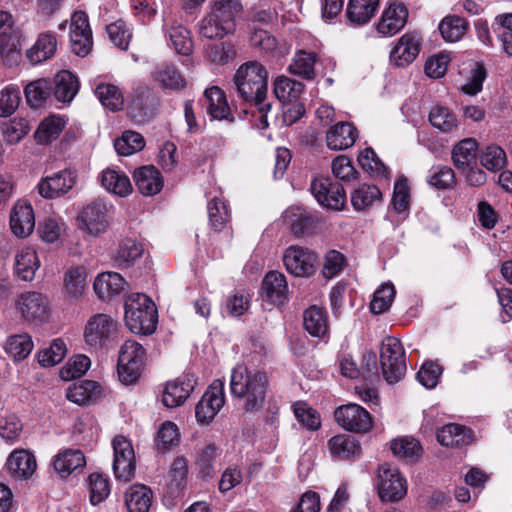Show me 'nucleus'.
I'll return each instance as SVG.
<instances>
[{
    "label": "nucleus",
    "mask_w": 512,
    "mask_h": 512,
    "mask_svg": "<svg viewBox=\"0 0 512 512\" xmlns=\"http://www.w3.org/2000/svg\"><path fill=\"white\" fill-rule=\"evenodd\" d=\"M230 391L243 414L255 415L265 406L269 378L263 370L237 365L231 373Z\"/></svg>",
    "instance_id": "1"
},
{
    "label": "nucleus",
    "mask_w": 512,
    "mask_h": 512,
    "mask_svg": "<svg viewBox=\"0 0 512 512\" xmlns=\"http://www.w3.org/2000/svg\"><path fill=\"white\" fill-rule=\"evenodd\" d=\"M266 68L257 61L242 64L234 75L238 96L246 103H260L267 98Z\"/></svg>",
    "instance_id": "2"
},
{
    "label": "nucleus",
    "mask_w": 512,
    "mask_h": 512,
    "mask_svg": "<svg viewBox=\"0 0 512 512\" xmlns=\"http://www.w3.org/2000/svg\"><path fill=\"white\" fill-rule=\"evenodd\" d=\"M125 323L135 334H152L157 325V309L153 301L143 293L131 294L125 301Z\"/></svg>",
    "instance_id": "3"
},
{
    "label": "nucleus",
    "mask_w": 512,
    "mask_h": 512,
    "mask_svg": "<svg viewBox=\"0 0 512 512\" xmlns=\"http://www.w3.org/2000/svg\"><path fill=\"white\" fill-rule=\"evenodd\" d=\"M146 361L144 347L135 340L125 341L118 354L117 372L122 383L133 384L140 378Z\"/></svg>",
    "instance_id": "4"
},
{
    "label": "nucleus",
    "mask_w": 512,
    "mask_h": 512,
    "mask_svg": "<svg viewBox=\"0 0 512 512\" xmlns=\"http://www.w3.org/2000/svg\"><path fill=\"white\" fill-rule=\"evenodd\" d=\"M380 364L384 379L389 384L399 382L406 374L405 351L399 339L386 337L380 348Z\"/></svg>",
    "instance_id": "5"
},
{
    "label": "nucleus",
    "mask_w": 512,
    "mask_h": 512,
    "mask_svg": "<svg viewBox=\"0 0 512 512\" xmlns=\"http://www.w3.org/2000/svg\"><path fill=\"white\" fill-rule=\"evenodd\" d=\"M377 478L378 494L382 501L398 502L407 494L406 479L391 464L379 465Z\"/></svg>",
    "instance_id": "6"
},
{
    "label": "nucleus",
    "mask_w": 512,
    "mask_h": 512,
    "mask_svg": "<svg viewBox=\"0 0 512 512\" xmlns=\"http://www.w3.org/2000/svg\"><path fill=\"white\" fill-rule=\"evenodd\" d=\"M111 206L103 200L86 205L77 217L79 228L92 236L105 233L110 225Z\"/></svg>",
    "instance_id": "7"
},
{
    "label": "nucleus",
    "mask_w": 512,
    "mask_h": 512,
    "mask_svg": "<svg viewBox=\"0 0 512 512\" xmlns=\"http://www.w3.org/2000/svg\"><path fill=\"white\" fill-rule=\"evenodd\" d=\"M286 270L296 277H310L318 267V255L305 247L292 245L283 253Z\"/></svg>",
    "instance_id": "8"
},
{
    "label": "nucleus",
    "mask_w": 512,
    "mask_h": 512,
    "mask_svg": "<svg viewBox=\"0 0 512 512\" xmlns=\"http://www.w3.org/2000/svg\"><path fill=\"white\" fill-rule=\"evenodd\" d=\"M117 335V322L107 314L92 316L84 329L85 343L93 348H103Z\"/></svg>",
    "instance_id": "9"
},
{
    "label": "nucleus",
    "mask_w": 512,
    "mask_h": 512,
    "mask_svg": "<svg viewBox=\"0 0 512 512\" xmlns=\"http://www.w3.org/2000/svg\"><path fill=\"white\" fill-rule=\"evenodd\" d=\"M114 458L113 472L119 481L129 482L135 475V452L132 443L124 436L118 435L112 441Z\"/></svg>",
    "instance_id": "10"
},
{
    "label": "nucleus",
    "mask_w": 512,
    "mask_h": 512,
    "mask_svg": "<svg viewBox=\"0 0 512 512\" xmlns=\"http://www.w3.org/2000/svg\"><path fill=\"white\" fill-rule=\"evenodd\" d=\"M225 403L224 384L215 380L203 394L195 407V416L200 424L210 423Z\"/></svg>",
    "instance_id": "11"
},
{
    "label": "nucleus",
    "mask_w": 512,
    "mask_h": 512,
    "mask_svg": "<svg viewBox=\"0 0 512 512\" xmlns=\"http://www.w3.org/2000/svg\"><path fill=\"white\" fill-rule=\"evenodd\" d=\"M237 23L231 17L208 9L198 23V32L207 39H223L236 32Z\"/></svg>",
    "instance_id": "12"
},
{
    "label": "nucleus",
    "mask_w": 512,
    "mask_h": 512,
    "mask_svg": "<svg viewBox=\"0 0 512 512\" xmlns=\"http://www.w3.org/2000/svg\"><path fill=\"white\" fill-rule=\"evenodd\" d=\"M70 43L72 51L81 57L88 55L92 49V31L88 15L83 11H76L71 16Z\"/></svg>",
    "instance_id": "13"
},
{
    "label": "nucleus",
    "mask_w": 512,
    "mask_h": 512,
    "mask_svg": "<svg viewBox=\"0 0 512 512\" xmlns=\"http://www.w3.org/2000/svg\"><path fill=\"white\" fill-rule=\"evenodd\" d=\"M310 189L320 205L334 210L343 208L346 196L341 184L333 183L328 177H316Z\"/></svg>",
    "instance_id": "14"
},
{
    "label": "nucleus",
    "mask_w": 512,
    "mask_h": 512,
    "mask_svg": "<svg viewBox=\"0 0 512 512\" xmlns=\"http://www.w3.org/2000/svg\"><path fill=\"white\" fill-rule=\"evenodd\" d=\"M336 422L345 430L365 433L372 427L370 413L357 404H348L338 407L334 413Z\"/></svg>",
    "instance_id": "15"
},
{
    "label": "nucleus",
    "mask_w": 512,
    "mask_h": 512,
    "mask_svg": "<svg viewBox=\"0 0 512 512\" xmlns=\"http://www.w3.org/2000/svg\"><path fill=\"white\" fill-rule=\"evenodd\" d=\"M16 307L22 317L29 321L44 322L49 316L48 300L39 292L21 293L16 298Z\"/></svg>",
    "instance_id": "16"
},
{
    "label": "nucleus",
    "mask_w": 512,
    "mask_h": 512,
    "mask_svg": "<svg viewBox=\"0 0 512 512\" xmlns=\"http://www.w3.org/2000/svg\"><path fill=\"white\" fill-rule=\"evenodd\" d=\"M420 36L415 32L405 33L390 52V61L398 67L412 63L420 52Z\"/></svg>",
    "instance_id": "17"
},
{
    "label": "nucleus",
    "mask_w": 512,
    "mask_h": 512,
    "mask_svg": "<svg viewBox=\"0 0 512 512\" xmlns=\"http://www.w3.org/2000/svg\"><path fill=\"white\" fill-rule=\"evenodd\" d=\"M196 380L193 375H184L166 384L162 402L168 408L182 405L194 390Z\"/></svg>",
    "instance_id": "18"
},
{
    "label": "nucleus",
    "mask_w": 512,
    "mask_h": 512,
    "mask_svg": "<svg viewBox=\"0 0 512 512\" xmlns=\"http://www.w3.org/2000/svg\"><path fill=\"white\" fill-rule=\"evenodd\" d=\"M35 227V216L31 204L17 201L10 214V228L12 233L19 237L29 236Z\"/></svg>",
    "instance_id": "19"
},
{
    "label": "nucleus",
    "mask_w": 512,
    "mask_h": 512,
    "mask_svg": "<svg viewBox=\"0 0 512 512\" xmlns=\"http://www.w3.org/2000/svg\"><path fill=\"white\" fill-rule=\"evenodd\" d=\"M74 184V173L70 170H63L42 179L38 184V191L42 197L52 199L67 193Z\"/></svg>",
    "instance_id": "20"
},
{
    "label": "nucleus",
    "mask_w": 512,
    "mask_h": 512,
    "mask_svg": "<svg viewBox=\"0 0 512 512\" xmlns=\"http://www.w3.org/2000/svg\"><path fill=\"white\" fill-rule=\"evenodd\" d=\"M407 17L408 10L403 4L392 3L383 11L377 31L383 36H393L405 26Z\"/></svg>",
    "instance_id": "21"
},
{
    "label": "nucleus",
    "mask_w": 512,
    "mask_h": 512,
    "mask_svg": "<svg viewBox=\"0 0 512 512\" xmlns=\"http://www.w3.org/2000/svg\"><path fill=\"white\" fill-rule=\"evenodd\" d=\"M6 467L13 478L27 480L35 473L37 463L31 452L17 449L9 455Z\"/></svg>",
    "instance_id": "22"
},
{
    "label": "nucleus",
    "mask_w": 512,
    "mask_h": 512,
    "mask_svg": "<svg viewBox=\"0 0 512 512\" xmlns=\"http://www.w3.org/2000/svg\"><path fill=\"white\" fill-rule=\"evenodd\" d=\"M262 297L273 305H281L287 300L286 277L279 271L268 272L262 282Z\"/></svg>",
    "instance_id": "23"
},
{
    "label": "nucleus",
    "mask_w": 512,
    "mask_h": 512,
    "mask_svg": "<svg viewBox=\"0 0 512 512\" xmlns=\"http://www.w3.org/2000/svg\"><path fill=\"white\" fill-rule=\"evenodd\" d=\"M203 105L207 113L216 120H234L225 93L217 86H212L204 91Z\"/></svg>",
    "instance_id": "24"
},
{
    "label": "nucleus",
    "mask_w": 512,
    "mask_h": 512,
    "mask_svg": "<svg viewBox=\"0 0 512 512\" xmlns=\"http://www.w3.org/2000/svg\"><path fill=\"white\" fill-rule=\"evenodd\" d=\"M357 137V129L351 123L339 122L327 131L326 143L331 150H346L355 143Z\"/></svg>",
    "instance_id": "25"
},
{
    "label": "nucleus",
    "mask_w": 512,
    "mask_h": 512,
    "mask_svg": "<svg viewBox=\"0 0 512 512\" xmlns=\"http://www.w3.org/2000/svg\"><path fill=\"white\" fill-rule=\"evenodd\" d=\"M57 50V38L53 32H41L35 43L26 51L28 61L33 64L42 63L52 58Z\"/></svg>",
    "instance_id": "26"
},
{
    "label": "nucleus",
    "mask_w": 512,
    "mask_h": 512,
    "mask_svg": "<svg viewBox=\"0 0 512 512\" xmlns=\"http://www.w3.org/2000/svg\"><path fill=\"white\" fill-rule=\"evenodd\" d=\"M133 177L139 192L145 196L155 195L163 187L161 174L153 166H143L136 169Z\"/></svg>",
    "instance_id": "27"
},
{
    "label": "nucleus",
    "mask_w": 512,
    "mask_h": 512,
    "mask_svg": "<svg viewBox=\"0 0 512 512\" xmlns=\"http://www.w3.org/2000/svg\"><path fill=\"white\" fill-rule=\"evenodd\" d=\"M331 455L340 460L355 459L361 454V446L355 437L348 434H338L328 441Z\"/></svg>",
    "instance_id": "28"
},
{
    "label": "nucleus",
    "mask_w": 512,
    "mask_h": 512,
    "mask_svg": "<svg viewBox=\"0 0 512 512\" xmlns=\"http://www.w3.org/2000/svg\"><path fill=\"white\" fill-rule=\"evenodd\" d=\"M428 121L434 129L443 134L454 133L459 126L457 115L449 107L440 104L430 109Z\"/></svg>",
    "instance_id": "29"
},
{
    "label": "nucleus",
    "mask_w": 512,
    "mask_h": 512,
    "mask_svg": "<svg viewBox=\"0 0 512 512\" xmlns=\"http://www.w3.org/2000/svg\"><path fill=\"white\" fill-rule=\"evenodd\" d=\"M305 330L313 337H324L329 330L328 315L325 308L312 305L303 313Z\"/></svg>",
    "instance_id": "30"
},
{
    "label": "nucleus",
    "mask_w": 512,
    "mask_h": 512,
    "mask_svg": "<svg viewBox=\"0 0 512 512\" xmlns=\"http://www.w3.org/2000/svg\"><path fill=\"white\" fill-rule=\"evenodd\" d=\"M125 503L129 512H149L153 492L146 485L134 484L125 493Z\"/></svg>",
    "instance_id": "31"
},
{
    "label": "nucleus",
    "mask_w": 512,
    "mask_h": 512,
    "mask_svg": "<svg viewBox=\"0 0 512 512\" xmlns=\"http://www.w3.org/2000/svg\"><path fill=\"white\" fill-rule=\"evenodd\" d=\"M40 267L37 253L30 247L22 248L15 256V273L23 281H32Z\"/></svg>",
    "instance_id": "32"
},
{
    "label": "nucleus",
    "mask_w": 512,
    "mask_h": 512,
    "mask_svg": "<svg viewBox=\"0 0 512 512\" xmlns=\"http://www.w3.org/2000/svg\"><path fill=\"white\" fill-rule=\"evenodd\" d=\"M86 464L85 456L79 449H66L60 451L53 460L54 469L62 477L70 475Z\"/></svg>",
    "instance_id": "33"
},
{
    "label": "nucleus",
    "mask_w": 512,
    "mask_h": 512,
    "mask_svg": "<svg viewBox=\"0 0 512 512\" xmlns=\"http://www.w3.org/2000/svg\"><path fill=\"white\" fill-rule=\"evenodd\" d=\"M101 184L110 193L126 197L132 192V185L128 176L115 169L107 168L101 173Z\"/></svg>",
    "instance_id": "34"
},
{
    "label": "nucleus",
    "mask_w": 512,
    "mask_h": 512,
    "mask_svg": "<svg viewBox=\"0 0 512 512\" xmlns=\"http://www.w3.org/2000/svg\"><path fill=\"white\" fill-rule=\"evenodd\" d=\"M100 394V385L91 380L74 383L66 391L67 399L78 405H87L96 400Z\"/></svg>",
    "instance_id": "35"
},
{
    "label": "nucleus",
    "mask_w": 512,
    "mask_h": 512,
    "mask_svg": "<svg viewBox=\"0 0 512 512\" xmlns=\"http://www.w3.org/2000/svg\"><path fill=\"white\" fill-rule=\"evenodd\" d=\"M478 144L473 138H465L454 145L452 161L460 171H465L476 163Z\"/></svg>",
    "instance_id": "36"
},
{
    "label": "nucleus",
    "mask_w": 512,
    "mask_h": 512,
    "mask_svg": "<svg viewBox=\"0 0 512 512\" xmlns=\"http://www.w3.org/2000/svg\"><path fill=\"white\" fill-rule=\"evenodd\" d=\"M379 6V0H350L346 15L353 25H364L371 20Z\"/></svg>",
    "instance_id": "37"
},
{
    "label": "nucleus",
    "mask_w": 512,
    "mask_h": 512,
    "mask_svg": "<svg viewBox=\"0 0 512 512\" xmlns=\"http://www.w3.org/2000/svg\"><path fill=\"white\" fill-rule=\"evenodd\" d=\"M125 286V280L116 272L98 275L94 281V291L102 300L119 294Z\"/></svg>",
    "instance_id": "38"
},
{
    "label": "nucleus",
    "mask_w": 512,
    "mask_h": 512,
    "mask_svg": "<svg viewBox=\"0 0 512 512\" xmlns=\"http://www.w3.org/2000/svg\"><path fill=\"white\" fill-rule=\"evenodd\" d=\"M151 76L164 89L180 90L186 85L184 78L172 64L162 63L157 65Z\"/></svg>",
    "instance_id": "39"
},
{
    "label": "nucleus",
    "mask_w": 512,
    "mask_h": 512,
    "mask_svg": "<svg viewBox=\"0 0 512 512\" xmlns=\"http://www.w3.org/2000/svg\"><path fill=\"white\" fill-rule=\"evenodd\" d=\"M437 440L447 447L466 445L471 441V431L462 425L450 423L437 431Z\"/></svg>",
    "instance_id": "40"
},
{
    "label": "nucleus",
    "mask_w": 512,
    "mask_h": 512,
    "mask_svg": "<svg viewBox=\"0 0 512 512\" xmlns=\"http://www.w3.org/2000/svg\"><path fill=\"white\" fill-rule=\"evenodd\" d=\"M392 453L406 462L418 461L422 454L420 442L409 436L399 437L391 441Z\"/></svg>",
    "instance_id": "41"
},
{
    "label": "nucleus",
    "mask_w": 512,
    "mask_h": 512,
    "mask_svg": "<svg viewBox=\"0 0 512 512\" xmlns=\"http://www.w3.org/2000/svg\"><path fill=\"white\" fill-rule=\"evenodd\" d=\"M94 93L101 104L111 111H119L124 106V97L120 89L110 83L98 82Z\"/></svg>",
    "instance_id": "42"
},
{
    "label": "nucleus",
    "mask_w": 512,
    "mask_h": 512,
    "mask_svg": "<svg viewBox=\"0 0 512 512\" xmlns=\"http://www.w3.org/2000/svg\"><path fill=\"white\" fill-rule=\"evenodd\" d=\"M302 82L286 76H278L274 81V94L283 103L297 101L303 93Z\"/></svg>",
    "instance_id": "43"
},
{
    "label": "nucleus",
    "mask_w": 512,
    "mask_h": 512,
    "mask_svg": "<svg viewBox=\"0 0 512 512\" xmlns=\"http://www.w3.org/2000/svg\"><path fill=\"white\" fill-rule=\"evenodd\" d=\"M66 125V121L61 116L52 115L42 120L34 134L35 140L39 144H48L58 138Z\"/></svg>",
    "instance_id": "44"
},
{
    "label": "nucleus",
    "mask_w": 512,
    "mask_h": 512,
    "mask_svg": "<svg viewBox=\"0 0 512 512\" xmlns=\"http://www.w3.org/2000/svg\"><path fill=\"white\" fill-rule=\"evenodd\" d=\"M79 89L77 78L69 71H61L56 75L54 94L61 102H70Z\"/></svg>",
    "instance_id": "45"
},
{
    "label": "nucleus",
    "mask_w": 512,
    "mask_h": 512,
    "mask_svg": "<svg viewBox=\"0 0 512 512\" xmlns=\"http://www.w3.org/2000/svg\"><path fill=\"white\" fill-rule=\"evenodd\" d=\"M52 90V83L41 78L27 84L24 94L30 107L39 108L50 97Z\"/></svg>",
    "instance_id": "46"
},
{
    "label": "nucleus",
    "mask_w": 512,
    "mask_h": 512,
    "mask_svg": "<svg viewBox=\"0 0 512 512\" xmlns=\"http://www.w3.org/2000/svg\"><path fill=\"white\" fill-rule=\"evenodd\" d=\"M317 61V54L305 50H298L290 65L289 71L294 75L301 76L305 79L314 78V65Z\"/></svg>",
    "instance_id": "47"
},
{
    "label": "nucleus",
    "mask_w": 512,
    "mask_h": 512,
    "mask_svg": "<svg viewBox=\"0 0 512 512\" xmlns=\"http://www.w3.org/2000/svg\"><path fill=\"white\" fill-rule=\"evenodd\" d=\"M144 246L134 239H125L121 242L116 261L118 265L128 268L135 264V262L143 255Z\"/></svg>",
    "instance_id": "48"
},
{
    "label": "nucleus",
    "mask_w": 512,
    "mask_h": 512,
    "mask_svg": "<svg viewBox=\"0 0 512 512\" xmlns=\"http://www.w3.org/2000/svg\"><path fill=\"white\" fill-rule=\"evenodd\" d=\"M381 197L380 190L374 185H359L351 193V203L355 210L362 211L370 207Z\"/></svg>",
    "instance_id": "49"
},
{
    "label": "nucleus",
    "mask_w": 512,
    "mask_h": 512,
    "mask_svg": "<svg viewBox=\"0 0 512 512\" xmlns=\"http://www.w3.org/2000/svg\"><path fill=\"white\" fill-rule=\"evenodd\" d=\"M209 223L216 232L222 231L229 221L226 203L219 197H214L207 204Z\"/></svg>",
    "instance_id": "50"
},
{
    "label": "nucleus",
    "mask_w": 512,
    "mask_h": 512,
    "mask_svg": "<svg viewBox=\"0 0 512 512\" xmlns=\"http://www.w3.org/2000/svg\"><path fill=\"white\" fill-rule=\"evenodd\" d=\"M468 23L465 19L458 16L444 18L439 24V30L447 42L459 41L466 33Z\"/></svg>",
    "instance_id": "51"
},
{
    "label": "nucleus",
    "mask_w": 512,
    "mask_h": 512,
    "mask_svg": "<svg viewBox=\"0 0 512 512\" xmlns=\"http://www.w3.org/2000/svg\"><path fill=\"white\" fill-rule=\"evenodd\" d=\"M144 146L143 136L134 131H125L122 136L114 142V148L121 156H129L139 152Z\"/></svg>",
    "instance_id": "52"
},
{
    "label": "nucleus",
    "mask_w": 512,
    "mask_h": 512,
    "mask_svg": "<svg viewBox=\"0 0 512 512\" xmlns=\"http://www.w3.org/2000/svg\"><path fill=\"white\" fill-rule=\"evenodd\" d=\"M33 349V341L28 334L10 336L5 343V351L15 360L25 359Z\"/></svg>",
    "instance_id": "53"
},
{
    "label": "nucleus",
    "mask_w": 512,
    "mask_h": 512,
    "mask_svg": "<svg viewBox=\"0 0 512 512\" xmlns=\"http://www.w3.org/2000/svg\"><path fill=\"white\" fill-rule=\"evenodd\" d=\"M170 45L180 55H189L193 49L190 32L182 25H175L169 29Z\"/></svg>",
    "instance_id": "54"
},
{
    "label": "nucleus",
    "mask_w": 512,
    "mask_h": 512,
    "mask_svg": "<svg viewBox=\"0 0 512 512\" xmlns=\"http://www.w3.org/2000/svg\"><path fill=\"white\" fill-rule=\"evenodd\" d=\"M64 287L71 297H79L86 287V270L84 267L69 269L64 275Z\"/></svg>",
    "instance_id": "55"
},
{
    "label": "nucleus",
    "mask_w": 512,
    "mask_h": 512,
    "mask_svg": "<svg viewBox=\"0 0 512 512\" xmlns=\"http://www.w3.org/2000/svg\"><path fill=\"white\" fill-rule=\"evenodd\" d=\"M429 185L437 189H449L456 183L455 173L449 166L437 165L429 170L427 176Z\"/></svg>",
    "instance_id": "56"
},
{
    "label": "nucleus",
    "mask_w": 512,
    "mask_h": 512,
    "mask_svg": "<svg viewBox=\"0 0 512 512\" xmlns=\"http://www.w3.org/2000/svg\"><path fill=\"white\" fill-rule=\"evenodd\" d=\"M66 353L65 342L57 338L52 341L49 347L38 353V362L44 367L54 366L64 359Z\"/></svg>",
    "instance_id": "57"
},
{
    "label": "nucleus",
    "mask_w": 512,
    "mask_h": 512,
    "mask_svg": "<svg viewBox=\"0 0 512 512\" xmlns=\"http://www.w3.org/2000/svg\"><path fill=\"white\" fill-rule=\"evenodd\" d=\"M395 288L391 283L382 284L373 295V299L370 303V310L373 314H381L389 309L394 297Z\"/></svg>",
    "instance_id": "58"
},
{
    "label": "nucleus",
    "mask_w": 512,
    "mask_h": 512,
    "mask_svg": "<svg viewBox=\"0 0 512 512\" xmlns=\"http://www.w3.org/2000/svg\"><path fill=\"white\" fill-rule=\"evenodd\" d=\"M236 48L232 42H218L209 45L206 57L213 63L226 64L236 57Z\"/></svg>",
    "instance_id": "59"
},
{
    "label": "nucleus",
    "mask_w": 512,
    "mask_h": 512,
    "mask_svg": "<svg viewBox=\"0 0 512 512\" xmlns=\"http://www.w3.org/2000/svg\"><path fill=\"white\" fill-rule=\"evenodd\" d=\"M293 412L296 419L306 429L315 431L321 426L319 414L306 402H296L293 404Z\"/></svg>",
    "instance_id": "60"
},
{
    "label": "nucleus",
    "mask_w": 512,
    "mask_h": 512,
    "mask_svg": "<svg viewBox=\"0 0 512 512\" xmlns=\"http://www.w3.org/2000/svg\"><path fill=\"white\" fill-rule=\"evenodd\" d=\"M358 162L362 169L377 177H386L387 168L378 158L375 151L368 147L360 152Z\"/></svg>",
    "instance_id": "61"
},
{
    "label": "nucleus",
    "mask_w": 512,
    "mask_h": 512,
    "mask_svg": "<svg viewBox=\"0 0 512 512\" xmlns=\"http://www.w3.org/2000/svg\"><path fill=\"white\" fill-rule=\"evenodd\" d=\"M90 502L97 505L104 501L110 494L109 480L102 474L92 473L88 478Z\"/></svg>",
    "instance_id": "62"
},
{
    "label": "nucleus",
    "mask_w": 512,
    "mask_h": 512,
    "mask_svg": "<svg viewBox=\"0 0 512 512\" xmlns=\"http://www.w3.org/2000/svg\"><path fill=\"white\" fill-rule=\"evenodd\" d=\"M480 162L487 170H500L506 164V153L500 146L489 145L482 150Z\"/></svg>",
    "instance_id": "63"
},
{
    "label": "nucleus",
    "mask_w": 512,
    "mask_h": 512,
    "mask_svg": "<svg viewBox=\"0 0 512 512\" xmlns=\"http://www.w3.org/2000/svg\"><path fill=\"white\" fill-rule=\"evenodd\" d=\"M28 121L24 118H14L2 126V134L9 144L18 143L29 131Z\"/></svg>",
    "instance_id": "64"
}]
</instances>
